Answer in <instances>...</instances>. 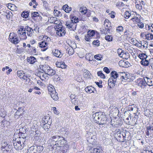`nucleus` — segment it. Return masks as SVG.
<instances>
[{"mask_svg": "<svg viewBox=\"0 0 153 153\" xmlns=\"http://www.w3.org/2000/svg\"><path fill=\"white\" fill-rule=\"evenodd\" d=\"M136 82L137 84L141 87L146 86V82L145 79L139 78L136 80Z\"/></svg>", "mask_w": 153, "mask_h": 153, "instance_id": "nucleus-4", "label": "nucleus"}, {"mask_svg": "<svg viewBox=\"0 0 153 153\" xmlns=\"http://www.w3.org/2000/svg\"><path fill=\"white\" fill-rule=\"evenodd\" d=\"M20 41V39H18L16 36L14 38V39H12V40H11V42H12L15 45L19 43Z\"/></svg>", "mask_w": 153, "mask_h": 153, "instance_id": "nucleus-33", "label": "nucleus"}, {"mask_svg": "<svg viewBox=\"0 0 153 153\" xmlns=\"http://www.w3.org/2000/svg\"><path fill=\"white\" fill-rule=\"evenodd\" d=\"M35 134L34 135V138L35 140H38L39 139V136L40 135V131H35Z\"/></svg>", "mask_w": 153, "mask_h": 153, "instance_id": "nucleus-35", "label": "nucleus"}, {"mask_svg": "<svg viewBox=\"0 0 153 153\" xmlns=\"http://www.w3.org/2000/svg\"><path fill=\"white\" fill-rule=\"evenodd\" d=\"M47 74L46 73H45V74H42V76H40V79L42 80H44V79H46L48 78V76H47Z\"/></svg>", "mask_w": 153, "mask_h": 153, "instance_id": "nucleus-49", "label": "nucleus"}, {"mask_svg": "<svg viewBox=\"0 0 153 153\" xmlns=\"http://www.w3.org/2000/svg\"><path fill=\"white\" fill-rule=\"evenodd\" d=\"M105 39L108 42H111L112 41V37L111 35H107L105 37Z\"/></svg>", "mask_w": 153, "mask_h": 153, "instance_id": "nucleus-46", "label": "nucleus"}, {"mask_svg": "<svg viewBox=\"0 0 153 153\" xmlns=\"http://www.w3.org/2000/svg\"><path fill=\"white\" fill-rule=\"evenodd\" d=\"M70 18L71 21L73 20V22L74 23V25L79 21L78 18L76 16H73L72 15H70Z\"/></svg>", "mask_w": 153, "mask_h": 153, "instance_id": "nucleus-21", "label": "nucleus"}, {"mask_svg": "<svg viewBox=\"0 0 153 153\" xmlns=\"http://www.w3.org/2000/svg\"><path fill=\"white\" fill-rule=\"evenodd\" d=\"M87 34L90 37H93L95 34V31L93 30H89L87 32Z\"/></svg>", "mask_w": 153, "mask_h": 153, "instance_id": "nucleus-36", "label": "nucleus"}, {"mask_svg": "<svg viewBox=\"0 0 153 153\" xmlns=\"http://www.w3.org/2000/svg\"><path fill=\"white\" fill-rule=\"evenodd\" d=\"M23 108H19V109L17 110L16 113V114L17 115H18L19 116H23Z\"/></svg>", "mask_w": 153, "mask_h": 153, "instance_id": "nucleus-24", "label": "nucleus"}, {"mask_svg": "<svg viewBox=\"0 0 153 153\" xmlns=\"http://www.w3.org/2000/svg\"><path fill=\"white\" fill-rule=\"evenodd\" d=\"M57 67L60 68H66V65L65 63L63 62H58L56 64Z\"/></svg>", "mask_w": 153, "mask_h": 153, "instance_id": "nucleus-25", "label": "nucleus"}, {"mask_svg": "<svg viewBox=\"0 0 153 153\" xmlns=\"http://www.w3.org/2000/svg\"><path fill=\"white\" fill-rule=\"evenodd\" d=\"M38 45L41 48H45V49L42 50L43 51H45L48 48V47H47L48 43L47 42L44 41H42L39 42L38 43Z\"/></svg>", "mask_w": 153, "mask_h": 153, "instance_id": "nucleus-9", "label": "nucleus"}, {"mask_svg": "<svg viewBox=\"0 0 153 153\" xmlns=\"http://www.w3.org/2000/svg\"><path fill=\"white\" fill-rule=\"evenodd\" d=\"M93 44L98 46H99L100 44V41L98 40H95L93 42Z\"/></svg>", "mask_w": 153, "mask_h": 153, "instance_id": "nucleus-59", "label": "nucleus"}, {"mask_svg": "<svg viewBox=\"0 0 153 153\" xmlns=\"http://www.w3.org/2000/svg\"><path fill=\"white\" fill-rule=\"evenodd\" d=\"M140 63L143 65L147 66L149 65V62L148 60L145 59H142L140 62Z\"/></svg>", "mask_w": 153, "mask_h": 153, "instance_id": "nucleus-31", "label": "nucleus"}, {"mask_svg": "<svg viewBox=\"0 0 153 153\" xmlns=\"http://www.w3.org/2000/svg\"><path fill=\"white\" fill-rule=\"evenodd\" d=\"M100 118L101 120H98V121H96L97 123L99 125L108 124L109 123L108 120V119L106 116L105 115L104 113L102 115Z\"/></svg>", "mask_w": 153, "mask_h": 153, "instance_id": "nucleus-2", "label": "nucleus"}, {"mask_svg": "<svg viewBox=\"0 0 153 153\" xmlns=\"http://www.w3.org/2000/svg\"><path fill=\"white\" fill-rule=\"evenodd\" d=\"M18 136H19V139L26 138V136L25 135V134L22 133V132H20L19 133Z\"/></svg>", "mask_w": 153, "mask_h": 153, "instance_id": "nucleus-57", "label": "nucleus"}, {"mask_svg": "<svg viewBox=\"0 0 153 153\" xmlns=\"http://www.w3.org/2000/svg\"><path fill=\"white\" fill-rule=\"evenodd\" d=\"M129 55L128 53L127 52L124 53L123 54L120 56L123 59H127L128 58Z\"/></svg>", "mask_w": 153, "mask_h": 153, "instance_id": "nucleus-43", "label": "nucleus"}, {"mask_svg": "<svg viewBox=\"0 0 153 153\" xmlns=\"http://www.w3.org/2000/svg\"><path fill=\"white\" fill-rule=\"evenodd\" d=\"M102 150L100 147L94 149L93 153H102Z\"/></svg>", "mask_w": 153, "mask_h": 153, "instance_id": "nucleus-29", "label": "nucleus"}, {"mask_svg": "<svg viewBox=\"0 0 153 153\" xmlns=\"http://www.w3.org/2000/svg\"><path fill=\"white\" fill-rule=\"evenodd\" d=\"M24 71H19L17 72V74L20 78H22L24 74H25Z\"/></svg>", "mask_w": 153, "mask_h": 153, "instance_id": "nucleus-54", "label": "nucleus"}, {"mask_svg": "<svg viewBox=\"0 0 153 153\" xmlns=\"http://www.w3.org/2000/svg\"><path fill=\"white\" fill-rule=\"evenodd\" d=\"M53 55L57 57L61 58L62 56V54L61 53L60 51L58 50H55L54 51H52Z\"/></svg>", "mask_w": 153, "mask_h": 153, "instance_id": "nucleus-15", "label": "nucleus"}, {"mask_svg": "<svg viewBox=\"0 0 153 153\" xmlns=\"http://www.w3.org/2000/svg\"><path fill=\"white\" fill-rule=\"evenodd\" d=\"M148 28L149 30H151V31L153 32V24H151V25H148Z\"/></svg>", "mask_w": 153, "mask_h": 153, "instance_id": "nucleus-64", "label": "nucleus"}, {"mask_svg": "<svg viewBox=\"0 0 153 153\" xmlns=\"http://www.w3.org/2000/svg\"><path fill=\"white\" fill-rule=\"evenodd\" d=\"M48 123V122L47 123H45L43 127V128L45 130L49 129L50 128V125Z\"/></svg>", "mask_w": 153, "mask_h": 153, "instance_id": "nucleus-48", "label": "nucleus"}, {"mask_svg": "<svg viewBox=\"0 0 153 153\" xmlns=\"http://www.w3.org/2000/svg\"><path fill=\"white\" fill-rule=\"evenodd\" d=\"M43 149V147L41 146H32L28 149L27 153H40Z\"/></svg>", "mask_w": 153, "mask_h": 153, "instance_id": "nucleus-1", "label": "nucleus"}, {"mask_svg": "<svg viewBox=\"0 0 153 153\" xmlns=\"http://www.w3.org/2000/svg\"><path fill=\"white\" fill-rule=\"evenodd\" d=\"M110 30L109 28L104 27L100 30L101 33L102 34H104L105 35L110 33Z\"/></svg>", "mask_w": 153, "mask_h": 153, "instance_id": "nucleus-18", "label": "nucleus"}, {"mask_svg": "<svg viewBox=\"0 0 153 153\" xmlns=\"http://www.w3.org/2000/svg\"><path fill=\"white\" fill-rule=\"evenodd\" d=\"M56 28H57V32L56 33L58 35L59 34V33L60 32V30H62V28L61 27V25H59L58 26H56Z\"/></svg>", "mask_w": 153, "mask_h": 153, "instance_id": "nucleus-53", "label": "nucleus"}, {"mask_svg": "<svg viewBox=\"0 0 153 153\" xmlns=\"http://www.w3.org/2000/svg\"><path fill=\"white\" fill-rule=\"evenodd\" d=\"M48 90L49 91V94L50 96H57L58 94L56 92L54 86L51 84H50L48 86Z\"/></svg>", "mask_w": 153, "mask_h": 153, "instance_id": "nucleus-5", "label": "nucleus"}, {"mask_svg": "<svg viewBox=\"0 0 153 153\" xmlns=\"http://www.w3.org/2000/svg\"><path fill=\"white\" fill-rule=\"evenodd\" d=\"M27 62L30 64H33L37 61L36 58L33 56L27 57Z\"/></svg>", "mask_w": 153, "mask_h": 153, "instance_id": "nucleus-14", "label": "nucleus"}, {"mask_svg": "<svg viewBox=\"0 0 153 153\" xmlns=\"http://www.w3.org/2000/svg\"><path fill=\"white\" fill-rule=\"evenodd\" d=\"M18 33L19 34L22 35V36L23 37V38H22V39H26V33L25 29L24 28H21L20 29H19Z\"/></svg>", "mask_w": 153, "mask_h": 153, "instance_id": "nucleus-7", "label": "nucleus"}, {"mask_svg": "<svg viewBox=\"0 0 153 153\" xmlns=\"http://www.w3.org/2000/svg\"><path fill=\"white\" fill-rule=\"evenodd\" d=\"M56 73V71L51 68L50 67L46 74H47L48 75L52 76L55 74Z\"/></svg>", "mask_w": 153, "mask_h": 153, "instance_id": "nucleus-20", "label": "nucleus"}, {"mask_svg": "<svg viewBox=\"0 0 153 153\" xmlns=\"http://www.w3.org/2000/svg\"><path fill=\"white\" fill-rule=\"evenodd\" d=\"M115 81L114 79V78L111 77H110L108 81V85H109L110 83H111V85L112 87H114V85H113V82H114Z\"/></svg>", "mask_w": 153, "mask_h": 153, "instance_id": "nucleus-50", "label": "nucleus"}, {"mask_svg": "<svg viewBox=\"0 0 153 153\" xmlns=\"http://www.w3.org/2000/svg\"><path fill=\"white\" fill-rule=\"evenodd\" d=\"M139 58L142 60V59H146L147 57V56L144 53H141L138 56Z\"/></svg>", "mask_w": 153, "mask_h": 153, "instance_id": "nucleus-37", "label": "nucleus"}, {"mask_svg": "<svg viewBox=\"0 0 153 153\" xmlns=\"http://www.w3.org/2000/svg\"><path fill=\"white\" fill-rule=\"evenodd\" d=\"M13 143L14 148L16 150H22L24 147V145L22 144L19 143V140H16L13 141Z\"/></svg>", "mask_w": 153, "mask_h": 153, "instance_id": "nucleus-3", "label": "nucleus"}, {"mask_svg": "<svg viewBox=\"0 0 153 153\" xmlns=\"http://www.w3.org/2000/svg\"><path fill=\"white\" fill-rule=\"evenodd\" d=\"M50 67L47 65H44L42 66L41 69L45 73H46Z\"/></svg>", "mask_w": 153, "mask_h": 153, "instance_id": "nucleus-23", "label": "nucleus"}, {"mask_svg": "<svg viewBox=\"0 0 153 153\" xmlns=\"http://www.w3.org/2000/svg\"><path fill=\"white\" fill-rule=\"evenodd\" d=\"M94 58L95 59L98 60H101L102 59V57L101 55L99 54L95 55Z\"/></svg>", "mask_w": 153, "mask_h": 153, "instance_id": "nucleus-52", "label": "nucleus"}, {"mask_svg": "<svg viewBox=\"0 0 153 153\" xmlns=\"http://www.w3.org/2000/svg\"><path fill=\"white\" fill-rule=\"evenodd\" d=\"M71 102L74 104H75L78 101L77 100L75 99V96H70Z\"/></svg>", "mask_w": 153, "mask_h": 153, "instance_id": "nucleus-42", "label": "nucleus"}, {"mask_svg": "<svg viewBox=\"0 0 153 153\" xmlns=\"http://www.w3.org/2000/svg\"><path fill=\"white\" fill-rule=\"evenodd\" d=\"M126 109L127 110V113H129V111H137V106L134 105H129L128 107H126Z\"/></svg>", "mask_w": 153, "mask_h": 153, "instance_id": "nucleus-10", "label": "nucleus"}, {"mask_svg": "<svg viewBox=\"0 0 153 153\" xmlns=\"http://www.w3.org/2000/svg\"><path fill=\"white\" fill-rule=\"evenodd\" d=\"M135 115L136 117H134L132 120V124L133 125L136 124V122L137 121V119L138 118V116L136 114Z\"/></svg>", "mask_w": 153, "mask_h": 153, "instance_id": "nucleus-47", "label": "nucleus"}, {"mask_svg": "<svg viewBox=\"0 0 153 153\" xmlns=\"http://www.w3.org/2000/svg\"><path fill=\"white\" fill-rule=\"evenodd\" d=\"M17 140H19V143H20L22 145H24V146H25V144H26V138H21L20 139H18Z\"/></svg>", "mask_w": 153, "mask_h": 153, "instance_id": "nucleus-44", "label": "nucleus"}, {"mask_svg": "<svg viewBox=\"0 0 153 153\" xmlns=\"http://www.w3.org/2000/svg\"><path fill=\"white\" fill-rule=\"evenodd\" d=\"M146 38L149 40L153 39V35L151 33H148L146 35Z\"/></svg>", "mask_w": 153, "mask_h": 153, "instance_id": "nucleus-39", "label": "nucleus"}, {"mask_svg": "<svg viewBox=\"0 0 153 153\" xmlns=\"http://www.w3.org/2000/svg\"><path fill=\"white\" fill-rule=\"evenodd\" d=\"M67 53L70 55H72L74 53V50L72 47L69 46L66 49Z\"/></svg>", "mask_w": 153, "mask_h": 153, "instance_id": "nucleus-19", "label": "nucleus"}, {"mask_svg": "<svg viewBox=\"0 0 153 153\" xmlns=\"http://www.w3.org/2000/svg\"><path fill=\"white\" fill-rule=\"evenodd\" d=\"M122 74L123 75H120V79H122V81L123 80V79H124V80H127L128 79H129V78L128 77V76H127V75L125 73H122Z\"/></svg>", "mask_w": 153, "mask_h": 153, "instance_id": "nucleus-32", "label": "nucleus"}, {"mask_svg": "<svg viewBox=\"0 0 153 153\" xmlns=\"http://www.w3.org/2000/svg\"><path fill=\"white\" fill-rule=\"evenodd\" d=\"M56 141L57 145L58 146V147H61L62 145L65 144L67 142L66 140L62 136H61V138L59 139V140Z\"/></svg>", "mask_w": 153, "mask_h": 153, "instance_id": "nucleus-8", "label": "nucleus"}, {"mask_svg": "<svg viewBox=\"0 0 153 153\" xmlns=\"http://www.w3.org/2000/svg\"><path fill=\"white\" fill-rule=\"evenodd\" d=\"M21 16L25 18H27L29 15V12L28 11H24L21 14Z\"/></svg>", "mask_w": 153, "mask_h": 153, "instance_id": "nucleus-41", "label": "nucleus"}, {"mask_svg": "<svg viewBox=\"0 0 153 153\" xmlns=\"http://www.w3.org/2000/svg\"><path fill=\"white\" fill-rule=\"evenodd\" d=\"M111 76L112 77L114 78V79H115L117 78L119 76V75L116 72L113 71L111 73Z\"/></svg>", "mask_w": 153, "mask_h": 153, "instance_id": "nucleus-27", "label": "nucleus"}, {"mask_svg": "<svg viewBox=\"0 0 153 153\" xmlns=\"http://www.w3.org/2000/svg\"><path fill=\"white\" fill-rule=\"evenodd\" d=\"M138 26L140 28H142L144 27L143 23L142 22H140L138 23Z\"/></svg>", "mask_w": 153, "mask_h": 153, "instance_id": "nucleus-63", "label": "nucleus"}, {"mask_svg": "<svg viewBox=\"0 0 153 153\" xmlns=\"http://www.w3.org/2000/svg\"><path fill=\"white\" fill-rule=\"evenodd\" d=\"M123 30V27L122 26H120L117 27L116 29L117 32H122Z\"/></svg>", "mask_w": 153, "mask_h": 153, "instance_id": "nucleus-58", "label": "nucleus"}, {"mask_svg": "<svg viewBox=\"0 0 153 153\" xmlns=\"http://www.w3.org/2000/svg\"><path fill=\"white\" fill-rule=\"evenodd\" d=\"M54 13L55 16L57 17H61L62 16V13L59 10H54Z\"/></svg>", "mask_w": 153, "mask_h": 153, "instance_id": "nucleus-34", "label": "nucleus"}, {"mask_svg": "<svg viewBox=\"0 0 153 153\" xmlns=\"http://www.w3.org/2000/svg\"><path fill=\"white\" fill-rule=\"evenodd\" d=\"M97 74L98 76H100L102 78L104 79L105 78V76L101 71H98Z\"/></svg>", "mask_w": 153, "mask_h": 153, "instance_id": "nucleus-55", "label": "nucleus"}, {"mask_svg": "<svg viewBox=\"0 0 153 153\" xmlns=\"http://www.w3.org/2000/svg\"><path fill=\"white\" fill-rule=\"evenodd\" d=\"M79 11L82 14H85L87 13V8L85 7H81L79 9Z\"/></svg>", "mask_w": 153, "mask_h": 153, "instance_id": "nucleus-28", "label": "nucleus"}, {"mask_svg": "<svg viewBox=\"0 0 153 153\" xmlns=\"http://www.w3.org/2000/svg\"><path fill=\"white\" fill-rule=\"evenodd\" d=\"M63 9L66 13H69L71 10V8L69 7L67 4H66L63 5L62 7Z\"/></svg>", "mask_w": 153, "mask_h": 153, "instance_id": "nucleus-17", "label": "nucleus"}, {"mask_svg": "<svg viewBox=\"0 0 153 153\" xmlns=\"http://www.w3.org/2000/svg\"><path fill=\"white\" fill-rule=\"evenodd\" d=\"M131 14L129 11H126L124 14V17L126 19H128L131 16Z\"/></svg>", "mask_w": 153, "mask_h": 153, "instance_id": "nucleus-45", "label": "nucleus"}, {"mask_svg": "<svg viewBox=\"0 0 153 153\" xmlns=\"http://www.w3.org/2000/svg\"><path fill=\"white\" fill-rule=\"evenodd\" d=\"M136 8L139 9L140 10L142 9V7L140 4H137L136 5Z\"/></svg>", "mask_w": 153, "mask_h": 153, "instance_id": "nucleus-62", "label": "nucleus"}, {"mask_svg": "<svg viewBox=\"0 0 153 153\" xmlns=\"http://www.w3.org/2000/svg\"><path fill=\"white\" fill-rule=\"evenodd\" d=\"M117 52L118 56L120 57L124 53L123 51L121 49H118L117 50Z\"/></svg>", "mask_w": 153, "mask_h": 153, "instance_id": "nucleus-56", "label": "nucleus"}, {"mask_svg": "<svg viewBox=\"0 0 153 153\" xmlns=\"http://www.w3.org/2000/svg\"><path fill=\"white\" fill-rule=\"evenodd\" d=\"M104 113H102L100 112H97L92 115V117L94 118V122L96 123V121H98V120H100L102 117V115H103Z\"/></svg>", "mask_w": 153, "mask_h": 153, "instance_id": "nucleus-6", "label": "nucleus"}, {"mask_svg": "<svg viewBox=\"0 0 153 153\" xmlns=\"http://www.w3.org/2000/svg\"><path fill=\"white\" fill-rule=\"evenodd\" d=\"M95 137L93 135L92 136L89 137L87 138V140L88 142L92 145L94 143V138Z\"/></svg>", "mask_w": 153, "mask_h": 153, "instance_id": "nucleus-16", "label": "nucleus"}, {"mask_svg": "<svg viewBox=\"0 0 153 153\" xmlns=\"http://www.w3.org/2000/svg\"><path fill=\"white\" fill-rule=\"evenodd\" d=\"M5 148L6 150H3V153H14L13 150L11 148L12 147L8 148V147H6Z\"/></svg>", "mask_w": 153, "mask_h": 153, "instance_id": "nucleus-22", "label": "nucleus"}, {"mask_svg": "<svg viewBox=\"0 0 153 153\" xmlns=\"http://www.w3.org/2000/svg\"><path fill=\"white\" fill-rule=\"evenodd\" d=\"M31 17L32 19H34V17H38L39 16V13L38 12H33L31 13Z\"/></svg>", "mask_w": 153, "mask_h": 153, "instance_id": "nucleus-40", "label": "nucleus"}, {"mask_svg": "<svg viewBox=\"0 0 153 153\" xmlns=\"http://www.w3.org/2000/svg\"><path fill=\"white\" fill-rule=\"evenodd\" d=\"M61 137L59 136H53L52 137H51V139L52 141L53 140V141H55L54 139L57 138L58 139V140H59V139H60Z\"/></svg>", "mask_w": 153, "mask_h": 153, "instance_id": "nucleus-60", "label": "nucleus"}, {"mask_svg": "<svg viewBox=\"0 0 153 153\" xmlns=\"http://www.w3.org/2000/svg\"><path fill=\"white\" fill-rule=\"evenodd\" d=\"M25 31L26 30L27 32V35L28 36H31L32 35V33L33 32V30L32 28L28 26H26L25 28Z\"/></svg>", "mask_w": 153, "mask_h": 153, "instance_id": "nucleus-11", "label": "nucleus"}, {"mask_svg": "<svg viewBox=\"0 0 153 153\" xmlns=\"http://www.w3.org/2000/svg\"><path fill=\"white\" fill-rule=\"evenodd\" d=\"M85 90L86 92L89 93H94V91H95V88L91 86L86 87Z\"/></svg>", "mask_w": 153, "mask_h": 153, "instance_id": "nucleus-13", "label": "nucleus"}, {"mask_svg": "<svg viewBox=\"0 0 153 153\" xmlns=\"http://www.w3.org/2000/svg\"><path fill=\"white\" fill-rule=\"evenodd\" d=\"M131 20L138 23L140 21V20L137 17H135L134 18H132Z\"/></svg>", "mask_w": 153, "mask_h": 153, "instance_id": "nucleus-61", "label": "nucleus"}, {"mask_svg": "<svg viewBox=\"0 0 153 153\" xmlns=\"http://www.w3.org/2000/svg\"><path fill=\"white\" fill-rule=\"evenodd\" d=\"M16 36L15 34L14 33H10L9 36V40L11 41V40H12V39H14Z\"/></svg>", "mask_w": 153, "mask_h": 153, "instance_id": "nucleus-51", "label": "nucleus"}, {"mask_svg": "<svg viewBox=\"0 0 153 153\" xmlns=\"http://www.w3.org/2000/svg\"><path fill=\"white\" fill-rule=\"evenodd\" d=\"M12 146H10V145H9V146H8V144L7 145V143H4L2 145V146H1L2 149L3 150H3H6L5 149L6 147H8V148H10V147H11Z\"/></svg>", "mask_w": 153, "mask_h": 153, "instance_id": "nucleus-38", "label": "nucleus"}, {"mask_svg": "<svg viewBox=\"0 0 153 153\" xmlns=\"http://www.w3.org/2000/svg\"><path fill=\"white\" fill-rule=\"evenodd\" d=\"M73 20L71 21V20H70L66 22L65 25L69 29L71 28V30L73 29L72 27L74 25V23L73 22Z\"/></svg>", "mask_w": 153, "mask_h": 153, "instance_id": "nucleus-12", "label": "nucleus"}, {"mask_svg": "<svg viewBox=\"0 0 153 153\" xmlns=\"http://www.w3.org/2000/svg\"><path fill=\"white\" fill-rule=\"evenodd\" d=\"M84 74H84V76L85 77L88 79H91V74L90 72L88 70H85L84 71Z\"/></svg>", "mask_w": 153, "mask_h": 153, "instance_id": "nucleus-26", "label": "nucleus"}, {"mask_svg": "<svg viewBox=\"0 0 153 153\" xmlns=\"http://www.w3.org/2000/svg\"><path fill=\"white\" fill-rule=\"evenodd\" d=\"M146 79H147L146 80V85H147L149 86H151L152 85V79H150L146 77Z\"/></svg>", "mask_w": 153, "mask_h": 153, "instance_id": "nucleus-30", "label": "nucleus"}]
</instances>
